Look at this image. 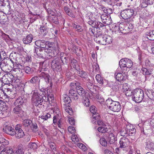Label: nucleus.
I'll list each match as a JSON object with an SVG mask.
<instances>
[{"label": "nucleus", "mask_w": 154, "mask_h": 154, "mask_svg": "<svg viewBox=\"0 0 154 154\" xmlns=\"http://www.w3.org/2000/svg\"><path fill=\"white\" fill-rule=\"evenodd\" d=\"M73 27L76 29V31L79 32H82L83 29L79 25L74 24L72 25Z\"/></svg>", "instance_id": "41"}, {"label": "nucleus", "mask_w": 154, "mask_h": 154, "mask_svg": "<svg viewBox=\"0 0 154 154\" xmlns=\"http://www.w3.org/2000/svg\"><path fill=\"white\" fill-rule=\"evenodd\" d=\"M3 130L6 133L9 135L14 136L15 134L14 129L11 126L7 125L5 126L3 128Z\"/></svg>", "instance_id": "15"}, {"label": "nucleus", "mask_w": 154, "mask_h": 154, "mask_svg": "<svg viewBox=\"0 0 154 154\" xmlns=\"http://www.w3.org/2000/svg\"><path fill=\"white\" fill-rule=\"evenodd\" d=\"M26 99L23 97H19L15 101L14 104L15 106H20L25 102Z\"/></svg>", "instance_id": "16"}, {"label": "nucleus", "mask_w": 154, "mask_h": 154, "mask_svg": "<svg viewBox=\"0 0 154 154\" xmlns=\"http://www.w3.org/2000/svg\"><path fill=\"white\" fill-rule=\"evenodd\" d=\"M21 126L20 125H17L15 127V134L16 137L19 139L23 137L24 136V133L21 128Z\"/></svg>", "instance_id": "12"}, {"label": "nucleus", "mask_w": 154, "mask_h": 154, "mask_svg": "<svg viewBox=\"0 0 154 154\" xmlns=\"http://www.w3.org/2000/svg\"><path fill=\"white\" fill-rule=\"evenodd\" d=\"M116 153L118 154H125L127 152L126 150L120 149L119 148H116L115 149Z\"/></svg>", "instance_id": "42"}, {"label": "nucleus", "mask_w": 154, "mask_h": 154, "mask_svg": "<svg viewBox=\"0 0 154 154\" xmlns=\"http://www.w3.org/2000/svg\"><path fill=\"white\" fill-rule=\"evenodd\" d=\"M76 71L78 75L82 78L84 79H87L88 78V75L87 72L83 71H81L80 72L79 70H77Z\"/></svg>", "instance_id": "24"}, {"label": "nucleus", "mask_w": 154, "mask_h": 154, "mask_svg": "<svg viewBox=\"0 0 154 154\" xmlns=\"http://www.w3.org/2000/svg\"><path fill=\"white\" fill-rule=\"evenodd\" d=\"M115 75L116 80L119 82L122 81L123 79V76L120 73L116 72H115Z\"/></svg>", "instance_id": "30"}, {"label": "nucleus", "mask_w": 154, "mask_h": 154, "mask_svg": "<svg viewBox=\"0 0 154 154\" xmlns=\"http://www.w3.org/2000/svg\"><path fill=\"white\" fill-rule=\"evenodd\" d=\"M104 154H114L113 153L110 149L107 148L105 149L104 150Z\"/></svg>", "instance_id": "62"}, {"label": "nucleus", "mask_w": 154, "mask_h": 154, "mask_svg": "<svg viewBox=\"0 0 154 154\" xmlns=\"http://www.w3.org/2000/svg\"><path fill=\"white\" fill-rule=\"evenodd\" d=\"M90 110L91 112L93 114V115H95V116H96V114L98 113L96 112V110L95 109V107L94 106H91L90 107Z\"/></svg>", "instance_id": "51"}, {"label": "nucleus", "mask_w": 154, "mask_h": 154, "mask_svg": "<svg viewBox=\"0 0 154 154\" xmlns=\"http://www.w3.org/2000/svg\"><path fill=\"white\" fill-rule=\"evenodd\" d=\"M45 90L44 89H42L39 90V101L41 103V101L42 102V99L45 100L44 98H45Z\"/></svg>", "instance_id": "23"}, {"label": "nucleus", "mask_w": 154, "mask_h": 154, "mask_svg": "<svg viewBox=\"0 0 154 154\" xmlns=\"http://www.w3.org/2000/svg\"><path fill=\"white\" fill-rule=\"evenodd\" d=\"M94 19L96 20H98L100 18V17L101 15L99 13H98L97 12L94 13Z\"/></svg>", "instance_id": "58"}, {"label": "nucleus", "mask_w": 154, "mask_h": 154, "mask_svg": "<svg viewBox=\"0 0 154 154\" xmlns=\"http://www.w3.org/2000/svg\"><path fill=\"white\" fill-rule=\"evenodd\" d=\"M64 10L65 12L69 15H70L71 14V12H70V10L68 7L65 6L64 7Z\"/></svg>", "instance_id": "61"}, {"label": "nucleus", "mask_w": 154, "mask_h": 154, "mask_svg": "<svg viewBox=\"0 0 154 154\" xmlns=\"http://www.w3.org/2000/svg\"><path fill=\"white\" fill-rule=\"evenodd\" d=\"M104 39V35L99 33L97 35L96 37L94 40L96 42L98 43L101 45H104V44H106Z\"/></svg>", "instance_id": "13"}, {"label": "nucleus", "mask_w": 154, "mask_h": 154, "mask_svg": "<svg viewBox=\"0 0 154 154\" xmlns=\"http://www.w3.org/2000/svg\"><path fill=\"white\" fill-rule=\"evenodd\" d=\"M82 102L83 104L86 106H89L90 105L89 99L87 97H83L82 99Z\"/></svg>", "instance_id": "38"}, {"label": "nucleus", "mask_w": 154, "mask_h": 154, "mask_svg": "<svg viewBox=\"0 0 154 154\" xmlns=\"http://www.w3.org/2000/svg\"><path fill=\"white\" fill-rule=\"evenodd\" d=\"M136 132V130L132 125H128L126 127L125 133H123V132L121 131L122 135H124L125 134H127L129 136H133L135 135Z\"/></svg>", "instance_id": "10"}, {"label": "nucleus", "mask_w": 154, "mask_h": 154, "mask_svg": "<svg viewBox=\"0 0 154 154\" xmlns=\"http://www.w3.org/2000/svg\"><path fill=\"white\" fill-rule=\"evenodd\" d=\"M48 100L49 101H52L54 99V96L53 94H49L48 96Z\"/></svg>", "instance_id": "63"}, {"label": "nucleus", "mask_w": 154, "mask_h": 154, "mask_svg": "<svg viewBox=\"0 0 154 154\" xmlns=\"http://www.w3.org/2000/svg\"><path fill=\"white\" fill-rule=\"evenodd\" d=\"M112 30L114 32H116L119 31V26H117L115 24H113L112 25Z\"/></svg>", "instance_id": "59"}, {"label": "nucleus", "mask_w": 154, "mask_h": 154, "mask_svg": "<svg viewBox=\"0 0 154 154\" xmlns=\"http://www.w3.org/2000/svg\"><path fill=\"white\" fill-rule=\"evenodd\" d=\"M32 123V121L28 119H26L23 122V124L25 126H28L29 125L30 126Z\"/></svg>", "instance_id": "45"}, {"label": "nucleus", "mask_w": 154, "mask_h": 154, "mask_svg": "<svg viewBox=\"0 0 154 154\" xmlns=\"http://www.w3.org/2000/svg\"><path fill=\"white\" fill-rule=\"evenodd\" d=\"M39 77L41 78V79H43L47 83L49 82L50 76L48 74L42 72L39 74Z\"/></svg>", "instance_id": "22"}, {"label": "nucleus", "mask_w": 154, "mask_h": 154, "mask_svg": "<svg viewBox=\"0 0 154 154\" xmlns=\"http://www.w3.org/2000/svg\"><path fill=\"white\" fill-rule=\"evenodd\" d=\"M77 146L84 151H85L87 150V148L85 146L81 143H78Z\"/></svg>", "instance_id": "49"}, {"label": "nucleus", "mask_w": 154, "mask_h": 154, "mask_svg": "<svg viewBox=\"0 0 154 154\" xmlns=\"http://www.w3.org/2000/svg\"><path fill=\"white\" fill-rule=\"evenodd\" d=\"M144 97L143 91L141 89H136L134 90L132 99L136 103H140Z\"/></svg>", "instance_id": "3"}, {"label": "nucleus", "mask_w": 154, "mask_h": 154, "mask_svg": "<svg viewBox=\"0 0 154 154\" xmlns=\"http://www.w3.org/2000/svg\"><path fill=\"white\" fill-rule=\"evenodd\" d=\"M37 146L35 143H30L28 144V151L29 150H34L36 149Z\"/></svg>", "instance_id": "34"}, {"label": "nucleus", "mask_w": 154, "mask_h": 154, "mask_svg": "<svg viewBox=\"0 0 154 154\" xmlns=\"http://www.w3.org/2000/svg\"><path fill=\"white\" fill-rule=\"evenodd\" d=\"M57 54L55 49L53 47H50L49 48L45 49L42 53H39V58L45 59L47 57V58L50 59L56 56Z\"/></svg>", "instance_id": "1"}, {"label": "nucleus", "mask_w": 154, "mask_h": 154, "mask_svg": "<svg viewBox=\"0 0 154 154\" xmlns=\"http://www.w3.org/2000/svg\"><path fill=\"white\" fill-rule=\"evenodd\" d=\"M63 98V101L66 103H69L71 101L70 97L67 94L64 95Z\"/></svg>", "instance_id": "40"}, {"label": "nucleus", "mask_w": 154, "mask_h": 154, "mask_svg": "<svg viewBox=\"0 0 154 154\" xmlns=\"http://www.w3.org/2000/svg\"><path fill=\"white\" fill-rule=\"evenodd\" d=\"M127 84H124L123 86V90L125 92V95L126 96L128 97L133 96V94L134 93V90H131L129 89V88H128L126 87L127 86Z\"/></svg>", "instance_id": "18"}, {"label": "nucleus", "mask_w": 154, "mask_h": 154, "mask_svg": "<svg viewBox=\"0 0 154 154\" xmlns=\"http://www.w3.org/2000/svg\"><path fill=\"white\" fill-rule=\"evenodd\" d=\"M32 102L33 106H34V112L35 115H38V93L34 92L32 98Z\"/></svg>", "instance_id": "5"}, {"label": "nucleus", "mask_w": 154, "mask_h": 154, "mask_svg": "<svg viewBox=\"0 0 154 154\" xmlns=\"http://www.w3.org/2000/svg\"><path fill=\"white\" fill-rule=\"evenodd\" d=\"M104 41L106 43V44H104V45L110 44L112 42V38L107 35H104Z\"/></svg>", "instance_id": "26"}, {"label": "nucleus", "mask_w": 154, "mask_h": 154, "mask_svg": "<svg viewBox=\"0 0 154 154\" xmlns=\"http://www.w3.org/2000/svg\"><path fill=\"white\" fill-rule=\"evenodd\" d=\"M32 68L28 66H26L24 68V71L27 74H30L32 73L33 71V70L32 69Z\"/></svg>", "instance_id": "39"}, {"label": "nucleus", "mask_w": 154, "mask_h": 154, "mask_svg": "<svg viewBox=\"0 0 154 154\" xmlns=\"http://www.w3.org/2000/svg\"><path fill=\"white\" fill-rule=\"evenodd\" d=\"M40 32L42 36H44L45 35L46 33V31L45 28L44 26L41 27L40 28Z\"/></svg>", "instance_id": "53"}, {"label": "nucleus", "mask_w": 154, "mask_h": 154, "mask_svg": "<svg viewBox=\"0 0 154 154\" xmlns=\"http://www.w3.org/2000/svg\"><path fill=\"white\" fill-rule=\"evenodd\" d=\"M51 66L54 71H60L61 70V67L60 59L56 58L51 62Z\"/></svg>", "instance_id": "6"}, {"label": "nucleus", "mask_w": 154, "mask_h": 154, "mask_svg": "<svg viewBox=\"0 0 154 154\" xmlns=\"http://www.w3.org/2000/svg\"><path fill=\"white\" fill-rule=\"evenodd\" d=\"M33 39L32 35L31 34H29L26 37L23 38V41L25 44H28L31 43Z\"/></svg>", "instance_id": "21"}, {"label": "nucleus", "mask_w": 154, "mask_h": 154, "mask_svg": "<svg viewBox=\"0 0 154 154\" xmlns=\"http://www.w3.org/2000/svg\"><path fill=\"white\" fill-rule=\"evenodd\" d=\"M30 127L32 128V130L35 132L38 131V126L35 123H32L31 124Z\"/></svg>", "instance_id": "44"}, {"label": "nucleus", "mask_w": 154, "mask_h": 154, "mask_svg": "<svg viewBox=\"0 0 154 154\" xmlns=\"http://www.w3.org/2000/svg\"><path fill=\"white\" fill-rule=\"evenodd\" d=\"M146 149L149 150L154 149V143L151 140H148L146 143Z\"/></svg>", "instance_id": "20"}, {"label": "nucleus", "mask_w": 154, "mask_h": 154, "mask_svg": "<svg viewBox=\"0 0 154 154\" xmlns=\"http://www.w3.org/2000/svg\"><path fill=\"white\" fill-rule=\"evenodd\" d=\"M143 74L145 75V80L150 81L154 76L152 75V71L151 69L145 68L141 69Z\"/></svg>", "instance_id": "8"}, {"label": "nucleus", "mask_w": 154, "mask_h": 154, "mask_svg": "<svg viewBox=\"0 0 154 154\" xmlns=\"http://www.w3.org/2000/svg\"><path fill=\"white\" fill-rule=\"evenodd\" d=\"M120 68L122 70H125L126 68H130L133 65V62L128 58L121 59L119 63Z\"/></svg>", "instance_id": "4"}, {"label": "nucleus", "mask_w": 154, "mask_h": 154, "mask_svg": "<svg viewBox=\"0 0 154 154\" xmlns=\"http://www.w3.org/2000/svg\"><path fill=\"white\" fill-rule=\"evenodd\" d=\"M62 63L65 64L67 63V57L66 56H62L60 57Z\"/></svg>", "instance_id": "57"}, {"label": "nucleus", "mask_w": 154, "mask_h": 154, "mask_svg": "<svg viewBox=\"0 0 154 154\" xmlns=\"http://www.w3.org/2000/svg\"><path fill=\"white\" fill-rule=\"evenodd\" d=\"M86 85L88 89L91 91L92 90H93L94 87L93 84L90 82H88L86 83Z\"/></svg>", "instance_id": "48"}, {"label": "nucleus", "mask_w": 154, "mask_h": 154, "mask_svg": "<svg viewBox=\"0 0 154 154\" xmlns=\"http://www.w3.org/2000/svg\"><path fill=\"white\" fill-rule=\"evenodd\" d=\"M49 19L50 21L55 24H57L58 23L57 18L55 16H49Z\"/></svg>", "instance_id": "43"}, {"label": "nucleus", "mask_w": 154, "mask_h": 154, "mask_svg": "<svg viewBox=\"0 0 154 154\" xmlns=\"http://www.w3.org/2000/svg\"><path fill=\"white\" fill-rule=\"evenodd\" d=\"M10 61H11V62L12 63L14 64V63H17L18 62H17V60L16 59V57L15 56V54H14L13 53H11L10 55Z\"/></svg>", "instance_id": "35"}, {"label": "nucleus", "mask_w": 154, "mask_h": 154, "mask_svg": "<svg viewBox=\"0 0 154 154\" xmlns=\"http://www.w3.org/2000/svg\"><path fill=\"white\" fill-rule=\"evenodd\" d=\"M69 96H71V98L74 100H76L79 98V96L77 91L75 90L70 89L69 90Z\"/></svg>", "instance_id": "19"}, {"label": "nucleus", "mask_w": 154, "mask_h": 154, "mask_svg": "<svg viewBox=\"0 0 154 154\" xmlns=\"http://www.w3.org/2000/svg\"><path fill=\"white\" fill-rule=\"evenodd\" d=\"M72 141L74 142H76L79 141V140L76 135L72 134L71 137Z\"/></svg>", "instance_id": "52"}, {"label": "nucleus", "mask_w": 154, "mask_h": 154, "mask_svg": "<svg viewBox=\"0 0 154 154\" xmlns=\"http://www.w3.org/2000/svg\"><path fill=\"white\" fill-rule=\"evenodd\" d=\"M51 114L49 113H47V114L45 116H39V120L41 122H43V121L44 120H47L48 118L51 117Z\"/></svg>", "instance_id": "32"}, {"label": "nucleus", "mask_w": 154, "mask_h": 154, "mask_svg": "<svg viewBox=\"0 0 154 154\" xmlns=\"http://www.w3.org/2000/svg\"><path fill=\"white\" fill-rule=\"evenodd\" d=\"M98 131L101 133H105L108 131V128L105 125L102 126L98 128Z\"/></svg>", "instance_id": "37"}, {"label": "nucleus", "mask_w": 154, "mask_h": 154, "mask_svg": "<svg viewBox=\"0 0 154 154\" xmlns=\"http://www.w3.org/2000/svg\"><path fill=\"white\" fill-rule=\"evenodd\" d=\"M147 38L150 40H154V31H149L146 33Z\"/></svg>", "instance_id": "31"}, {"label": "nucleus", "mask_w": 154, "mask_h": 154, "mask_svg": "<svg viewBox=\"0 0 154 154\" xmlns=\"http://www.w3.org/2000/svg\"><path fill=\"white\" fill-rule=\"evenodd\" d=\"M71 65L74 68L76 71L80 70V69L78 66H77L78 65L77 61L74 59L72 60L71 61Z\"/></svg>", "instance_id": "29"}, {"label": "nucleus", "mask_w": 154, "mask_h": 154, "mask_svg": "<svg viewBox=\"0 0 154 154\" xmlns=\"http://www.w3.org/2000/svg\"><path fill=\"white\" fill-rule=\"evenodd\" d=\"M102 22L106 24L109 25L111 23V19L110 16L106 14H102L100 17Z\"/></svg>", "instance_id": "14"}, {"label": "nucleus", "mask_w": 154, "mask_h": 154, "mask_svg": "<svg viewBox=\"0 0 154 154\" xmlns=\"http://www.w3.org/2000/svg\"><path fill=\"white\" fill-rule=\"evenodd\" d=\"M106 103L109 108L114 112H119L121 108V105L117 101H113L110 98H109L106 101Z\"/></svg>", "instance_id": "2"}, {"label": "nucleus", "mask_w": 154, "mask_h": 154, "mask_svg": "<svg viewBox=\"0 0 154 154\" xmlns=\"http://www.w3.org/2000/svg\"><path fill=\"white\" fill-rule=\"evenodd\" d=\"M97 123L99 125L101 126L105 125L103 120L102 119H100V118L97 120Z\"/></svg>", "instance_id": "64"}, {"label": "nucleus", "mask_w": 154, "mask_h": 154, "mask_svg": "<svg viewBox=\"0 0 154 154\" xmlns=\"http://www.w3.org/2000/svg\"><path fill=\"white\" fill-rule=\"evenodd\" d=\"M126 25V23H121L119 24V29L122 33H127V32L125 29Z\"/></svg>", "instance_id": "25"}, {"label": "nucleus", "mask_w": 154, "mask_h": 154, "mask_svg": "<svg viewBox=\"0 0 154 154\" xmlns=\"http://www.w3.org/2000/svg\"><path fill=\"white\" fill-rule=\"evenodd\" d=\"M100 116L98 113L96 114V116L95 115H92V118L91 120L93 124H96L97 123V121L100 119Z\"/></svg>", "instance_id": "28"}, {"label": "nucleus", "mask_w": 154, "mask_h": 154, "mask_svg": "<svg viewBox=\"0 0 154 154\" xmlns=\"http://www.w3.org/2000/svg\"><path fill=\"white\" fill-rule=\"evenodd\" d=\"M100 144L103 146H106L107 145V143L105 139L104 138H101L100 140Z\"/></svg>", "instance_id": "50"}, {"label": "nucleus", "mask_w": 154, "mask_h": 154, "mask_svg": "<svg viewBox=\"0 0 154 154\" xmlns=\"http://www.w3.org/2000/svg\"><path fill=\"white\" fill-rule=\"evenodd\" d=\"M96 79L97 82L100 84L101 85H103L104 84V81H106L105 80H103V78H102L101 75L99 74H97L96 76Z\"/></svg>", "instance_id": "36"}, {"label": "nucleus", "mask_w": 154, "mask_h": 154, "mask_svg": "<svg viewBox=\"0 0 154 154\" xmlns=\"http://www.w3.org/2000/svg\"><path fill=\"white\" fill-rule=\"evenodd\" d=\"M47 43L45 40H39V43L40 44V48H41V50L40 51V52H41L42 51V52H43L45 50V49H46L45 48L46 47Z\"/></svg>", "instance_id": "27"}, {"label": "nucleus", "mask_w": 154, "mask_h": 154, "mask_svg": "<svg viewBox=\"0 0 154 154\" xmlns=\"http://www.w3.org/2000/svg\"><path fill=\"white\" fill-rule=\"evenodd\" d=\"M78 95L84 97L85 95V92L83 88L82 89H81L80 90H76Z\"/></svg>", "instance_id": "54"}, {"label": "nucleus", "mask_w": 154, "mask_h": 154, "mask_svg": "<svg viewBox=\"0 0 154 154\" xmlns=\"http://www.w3.org/2000/svg\"><path fill=\"white\" fill-rule=\"evenodd\" d=\"M134 14L133 9H126L121 12V17L125 20L128 19L131 17Z\"/></svg>", "instance_id": "7"}, {"label": "nucleus", "mask_w": 154, "mask_h": 154, "mask_svg": "<svg viewBox=\"0 0 154 154\" xmlns=\"http://www.w3.org/2000/svg\"><path fill=\"white\" fill-rule=\"evenodd\" d=\"M88 33L91 35H95V30L93 28H90L88 30Z\"/></svg>", "instance_id": "60"}, {"label": "nucleus", "mask_w": 154, "mask_h": 154, "mask_svg": "<svg viewBox=\"0 0 154 154\" xmlns=\"http://www.w3.org/2000/svg\"><path fill=\"white\" fill-rule=\"evenodd\" d=\"M108 140L110 144L114 143L116 140L115 137L112 133H110L108 136Z\"/></svg>", "instance_id": "33"}, {"label": "nucleus", "mask_w": 154, "mask_h": 154, "mask_svg": "<svg viewBox=\"0 0 154 154\" xmlns=\"http://www.w3.org/2000/svg\"><path fill=\"white\" fill-rule=\"evenodd\" d=\"M13 112L16 114L19 117H22L23 116V112L20 106H16L13 109Z\"/></svg>", "instance_id": "17"}, {"label": "nucleus", "mask_w": 154, "mask_h": 154, "mask_svg": "<svg viewBox=\"0 0 154 154\" xmlns=\"http://www.w3.org/2000/svg\"><path fill=\"white\" fill-rule=\"evenodd\" d=\"M87 22L89 25L96 28H100L104 26L103 23L98 21L97 20H94L90 17L88 18Z\"/></svg>", "instance_id": "9"}, {"label": "nucleus", "mask_w": 154, "mask_h": 154, "mask_svg": "<svg viewBox=\"0 0 154 154\" xmlns=\"http://www.w3.org/2000/svg\"><path fill=\"white\" fill-rule=\"evenodd\" d=\"M72 84H71V85L73 86L76 88V90H80L81 89H82L83 88L80 86V84L79 82H76L74 85H72Z\"/></svg>", "instance_id": "47"}, {"label": "nucleus", "mask_w": 154, "mask_h": 154, "mask_svg": "<svg viewBox=\"0 0 154 154\" xmlns=\"http://www.w3.org/2000/svg\"><path fill=\"white\" fill-rule=\"evenodd\" d=\"M38 76H35L32 78L30 80V82L32 83H35L38 82Z\"/></svg>", "instance_id": "55"}, {"label": "nucleus", "mask_w": 154, "mask_h": 154, "mask_svg": "<svg viewBox=\"0 0 154 154\" xmlns=\"http://www.w3.org/2000/svg\"><path fill=\"white\" fill-rule=\"evenodd\" d=\"M119 148L123 149L127 147L129 144V139L125 137H122L119 141Z\"/></svg>", "instance_id": "11"}, {"label": "nucleus", "mask_w": 154, "mask_h": 154, "mask_svg": "<svg viewBox=\"0 0 154 154\" xmlns=\"http://www.w3.org/2000/svg\"><path fill=\"white\" fill-rule=\"evenodd\" d=\"M68 131L70 133L72 134L75 132V130L74 128L72 126H69L68 128Z\"/></svg>", "instance_id": "56"}, {"label": "nucleus", "mask_w": 154, "mask_h": 154, "mask_svg": "<svg viewBox=\"0 0 154 154\" xmlns=\"http://www.w3.org/2000/svg\"><path fill=\"white\" fill-rule=\"evenodd\" d=\"M133 28V26L132 24H129L128 26L126 24V31L127 32V33H128L131 31Z\"/></svg>", "instance_id": "46"}]
</instances>
